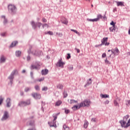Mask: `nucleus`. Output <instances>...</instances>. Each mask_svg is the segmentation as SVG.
<instances>
[{"mask_svg":"<svg viewBox=\"0 0 130 130\" xmlns=\"http://www.w3.org/2000/svg\"><path fill=\"white\" fill-rule=\"evenodd\" d=\"M128 118H129V116L128 115H126L124 116L123 120L120 121V123L122 127L127 128V127L130 126V118L129 119ZM127 119H128V121ZM126 121H127V123Z\"/></svg>","mask_w":130,"mask_h":130,"instance_id":"1","label":"nucleus"},{"mask_svg":"<svg viewBox=\"0 0 130 130\" xmlns=\"http://www.w3.org/2000/svg\"><path fill=\"white\" fill-rule=\"evenodd\" d=\"M90 104H91V101H90V100L89 99H86L80 103V107H89Z\"/></svg>","mask_w":130,"mask_h":130,"instance_id":"2","label":"nucleus"},{"mask_svg":"<svg viewBox=\"0 0 130 130\" xmlns=\"http://www.w3.org/2000/svg\"><path fill=\"white\" fill-rule=\"evenodd\" d=\"M28 53L29 54L30 53H31V54L34 55V56H40V55H41V51L37 50H34L32 51L31 49H29L28 51Z\"/></svg>","mask_w":130,"mask_h":130,"instance_id":"3","label":"nucleus"},{"mask_svg":"<svg viewBox=\"0 0 130 130\" xmlns=\"http://www.w3.org/2000/svg\"><path fill=\"white\" fill-rule=\"evenodd\" d=\"M30 100H27L26 102H20L18 104V106L21 107H23L24 106H26L27 105H30Z\"/></svg>","mask_w":130,"mask_h":130,"instance_id":"4","label":"nucleus"},{"mask_svg":"<svg viewBox=\"0 0 130 130\" xmlns=\"http://www.w3.org/2000/svg\"><path fill=\"white\" fill-rule=\"evenodd\" d=\"M110 51H111L113 54H114V56L112 57H114L115 55H118V54H119V50H118V48H117L112 49L111 50H108V52H110Z\"/></svg>","mask_w":130,"mask_h":130,"instance_id":"5","label":"nucleus"},{"mask_svg":"<svg viewBox=\"0 0 130 130\" xmlns=\"http://www.w3.org/2000/svg\"><path fill=\"white\" fill-rule=\"evenodd\" d=\"M59 114V113H57L56 114V116H53L54 117V119L53 120V122L51 123L50 122H48V124L49 125V126L51 127L52 126H55V120H56V119H57V115H58Z\"/></svg>","mask_w":130,"mask_h":130,"instance_id":"6","label":"nucleus"},{"mask_svg":"<svg viewBox=\"0 0 130 130\" xmlns=\"http://www.w3.org/2000/svg\"><path fill=\"white\" fill-rule=\"evenodd\" d=\"M102 15L101 14H99L97 15V18L94 19H87V21H89V22H98L100 19H102Z\"/></svg>","mask_w":130,"mask_h":130,"instance_id":"7","label":"nucleus"},{"mask_svg":"<svg viewBox=\"0 0 130 130\" xmlns=\"http://www.w3.org/2000/svg\"><path fill=\"white\" fill-rule=\"evenodd\" d=\"M9 12L15 13L16 12V7L13 5H9L8 7Z\"/></svg>","mask_w":130,"mask_h":130,"instance_id":"8","label":"nucleus"},{"mask_svg":"<svg viewBox=\"0 0 130 130\" xmlns=\"http://www.w3.org/2000/svg\"><path fill=\"white\" fill-rule=\"evenodd\" d=\"M9 112H8L7 111H5L3 116L1 118V120L2 121H5V120H7V119L9 118Z\"/></svg>","mask_w":130,"mask_h":130,"instance_id":"9","label":"nucleus"},{"mask_svg":"<svg viewBox=\"0 0 130 130\" xmlns=\"http://www.w3.org/2000/svg\"><path fill=\"white\" fill-rule=\"evenodd\" d=\"M57 64L59 68H61L62 69L63 68L64 64H66V63L62 61V58H60L59 61L57 62Z\"/></svg>","mask_w":130,"mask_h":130,"instance_id":"10","label":"nucleus"},{"mask_svg":"<svg viewBox=\"0 0 130 130\" xmlns=\"http://www.w3.org/2000/svg\"><path fill=\"white\" fill-rule=\"evenodd\" d=\"M107 41H108V38H104L103 40H102V44L101 45H106L108 46V45H109V43H108Z\"/></svg>","mask_w":130,"mask_h":130,"instance_id":"11","label":"nucleus"},{"mask_svg":"<svg viewBox=\"0 0 130 130\" xmlns=\"http://www.w3.org/2000/svg\"><path fill=\"white\" fill-rule=\"evenodd\" d=\"M31 96H32L35 99H40L41 98V94L37 92L32 93Z\"/></svg>","mask_w":130,"mask_h":130,"instance_id":"12","label":"nucleus"},{"mask_svg":"<svg viewBox=\"0 0 130 130\" xmlns=\"http://www.w3.org/2000/svg\"><path fill=\"white\" fill-rule=\"evenodd\" d=\"M17 73L18 71L17 70L13 71L12 72L11 75H10V76L9 77V80H10V81H13V79H14V76H15V75Z\"/></svg>","mask_w":130,"mask_h":130,"instance_id":"13","label":"nucleus"},{"mask_svg":"<svg viewBox=\"0 0 130 130\" xmlns=\"http://www.w3.org/2000/svg\"><path fill=\"white\" fill-rule=\"evenodd\" d=\"M115 3H116L117 7H124V3L123 2L115 1Z\"/></svg>","mask_w":130,"mask_h":130,"instance_id":"14","label":"nucleus"},{"mask_svg":"<svg viewBox=\"0 0 130 130\" xmlns=\"http://www.w3.org/2000/svg\"><path fill=\"white\" fill-rule=\"evenodd\" d=\"M39 67H40V64H39V63H37L35 65H31V70H38V69L39 68Z\"/></svg>","mask_w":130,"mask_h":130,"instance_id":"15","label":"nucleus"},{"mask_svg":"<svg viewBox=\"0 0 130 130\" xmlns=\"http://www.w3.org/2000/svg\"><path fill=\"white\" fill-rule=\"evenodd\" d=\"M61 22L65 25H68V23H69L68 20H67L66 18H65L64 17H62L61 18Z\"/></svg>","mask_w":130,"mask_h":130,"instance_id":"16","label":"nucleus"},{"mask_svg":"<svg viewBox=\"0 0 130 130\" xmlns=\"http://www.w3.org/2000/svg\"><path fill=\"white\" fill-rule=\"evenodd\" d=\"M6 103H7V107H11V99L7 98L6 100Z\"/></svg>","mask_w":130,"mask_h":130,"instance_id":"17","label":"nucleus"},{"mask_svg":"<svg viewBox=\"0 0 130 130\" xmlns=\"http://www.w3.org/2000/svg\"><path fill=\"white\" fill-rule=\"evenodd\" d=\"M48 74V70L47 69H43L42 71V75L45 76Z\"/></svg>","mask_w":130,"mask_h":130,"instance_id":"18","label":"nucleus"},{"mask_svg":"<svg viewBox=\"0 0 130 130\" xmlns=\"http://www.w3.org/2000/svg\"><path fill=\"white\" fill-rule=\"evenodd\" d=\"M81 107L80 106V105L79 106H74L72 107V109L73 110H77L78 109H80V108H81Z\"/></svg>","mask_w":130,"mask_h":130,"instance_id":"19","label":"nucleus"},{"mask_svg":"<svg viewBox=\"0 0 130 130\" xmlns=\"http://www.w3.org/2000/svg\"><path fill=\"white\" fill-rule=\"evenodd\" d=\"M17 44H18V42L17 41L13 42L11 45H10V47H14V46H16Z\"/></svg>","mask_w":130,"mask_h":130,"instance_id":"20","label":"nucleus"},{"mask_svg":"<svg viewBox=\"0 0 130 130\" xmlns=\"http://www.w3.org/2000/svg\"><path fill=\"white\" fill-rule=\"evenodd\" d=\"M31 25L34 27V29H36L37 28V25H36V23L34 21H31Z\"/></svg>","mask_w":130,"mask_h":130,"instance_id":"21","label":"nucleus"},{"mask_svg":"<svg viewBox=\"0 0 130 130\" xmlns=\"http://www.w3.org/2000/svg\"><path fill=\"white\" fill-rule=\"evenodd\" d=\"M114 105L116 107H119V104L118 103V102H117V100L114 101Z\"/></svg>","mask_w":130,"mask_h":130,"instance_id":"22","label":"nucleus"},{"mask_svg":"<svg viewBox=\"0 0 130 130\" xmlns=\"http://www.w3.org/2000/svg\"><path fill=\"white\" fill-rule=\"evenodd\" d=\"M101 97L102 98H109V95L108 94H101Z\"/></svg>","mask_w":130,"mask_h":130,"instance_id":"23","label":"nucleus"},{"mask_svg":"<svg viewBox=\"0 0 130 130\" xmlns=\"http://www.w3.org/2000/svg\"><path fill=\"white\" fill-rule=\"evenodd\" d=\"M62 103V102L61 101H58L55 103V106H59Z\"/></svg>","mask_w":130,"mask_h":130,"instance_id":"24","label":"nucleus"},{"mask_svg":"<svg viewBox=\"0 0 130 130\" xmlns=\"http://www.w3.org/2000/svg\"><path fill=\"white\" fill-rule=\"evenodd\" d=\"M5 61H6V58L4 56H1L0 62H5Z\"/></svg>","mask_w":130,"mask_h":130,"instance_id":"25","label":"nucleus"},{"mask_svg":"<svg viewBox=\"0 0 130 130\" xmlns=\"http://www.w3.org/2000/svg\"><path fill=\"white\" fill-rule=\"evenodd\" d=\"M2 18L4 19V24H7V23H8V20L6 19V16H2Z\"/></svg>","mask_w":130,"mask_h":130,"instance_id":"26","label":"nucleus"},{"mask_svg":"<svg viewBox=\"0 0 130 130\" xmlns=\"http://www.w3.org/2000/svg\"><path fill=\"white\" fill-rule=\"evenodd\" d=\"M71 31H72V32H74V33H76V34H78V35H79V36H80V35H81V34L80 32H79L78 31H77V30H76V29H71Z\"/></svg>","mask_w":130,"mask_h":130,"instance_id":"27","label":"nucleus"},{"mask_svg":"<svg viewBox=\"0 0 130 130\" xmlns=\"http://www.w3.org/2000/svg\"><path fill=\"white\" fill-rule=\"evenodd\" d=\"M63 128L64 130H70V127L69 126H67V125H66V124H64L63 125Z\"/></svg>","mask_w":130,"mask_h":130,"instance_id":"28","label":"nucleus"},{"mask_svg":"<svg viewBox=\"0 0 130 130\" xmlns=\"http://www.w3.org/2000/svg\"><path fill=\"white\" fill-rule=\"evenodd\" d=\"M88 125H89V123L88 122V121H86L84 124V128H87V127H88Z\"/></svg>","mask_w":130,"mask_h":130,"instance_id":"29","label":"nucleus"},{"mask_svg":"<svg viewBox=\"0 0 130 130\" xmlns=\"http://www.w3.org/2000/svg\"><path fill=\"white\" fill-rule=\"evenodd\" d=\"M57 88L58 89H63V85H62V84H58L57 86Z\"/></svg>","mask_w":130,"mask_h":130,"instance_id":"30","label":"nucleus"},{"mask_svg":"<svg viewBox=\"0 0 130 130\" xmlns=\"http://www.w3.org/2000/svg\"><path fill=\"white\" fill-rule=\"evenodd\" d=\"M16 56H20L21 55V51H17L16 52Z\"/></svg>","mask_w":130,"mask_h":130,"instance_id":"31","label":"nucleus"},{"mask_svg":"<svg viewBox=\"0 0 130 130\" xmlns=\"http://www.w3.org/2000/svg\"><path fill=\"white\" fill-rule=\"evenodd\" d=\"M110 30L111 32H113V31H115V26H112L110 28Z\"/></svg>","mask_w":130,"mask_h":130,"instance_id":"32","label":"nucleus"},{"mask_svg":"<svg viewBox=\"0 0 130 130\" xmlns=\"http://www.w3.org/2000/svg\"><path fill=\"white\" fill-rule=\"evenodd\" d=\"M77 102H78V101L74 100H70V104H74V103H77Z\"/></svg>","mask_w":130,"mask_h":130,"instance_id":"33","label":"nucleus"},{"mask_svg":"<svg viewBox=\"0 0 130 130\" xmlns=\"http://www.w3.org/2000/svg\"><path fill=\"white\" fill-rule=\"evenodd\" d=\"M37 25L39 29H40V27L42 26V23L41 22H37Z\"/></svg>","mask_w":130,"mask_h":130,"instance_id":"34","label":"nucleus"},{"mask_svg":"<svg viewBox=\"0 0 130 130\" xmlns=\"http://www.w3.org/2000/svg\"><path fill=\"white\" fill-rule=\"evenodd\" d=\"M63 95L64 98H67V97H68V93L67 92V91L64 90Z\"/></svg>","mask_w":130,"mask_h":130,"instance_id":"35","label":"nucleus"},{"mask_svg":"<svg viewBox=\"0 0 130 130\" xmlns=\"http://www.w3.org/2000/svg\"><path fill=\"white\" fill-rule=\"evenodd\" d=\"M42 91H47L48 90V87L47 86H44L42 89Z\"/></svg>","mask_w":130,"mask_h":130,"instance_id":"36","label":"nucleus"},{"mask_svg":"<svg viewBox=\"0 0 130 130\" xmlns=\"http://www.w3.org/2000/svg\"><path fill=\"white\" fill-rule=\"evenodd\" d=\"M42 27H43V29H44L45 27L48 28L49 27V25L48 24H47V23H45L42 25Z\"/></svg>","mask_w":130,"mask_h":130,"instance_id":"37","label":"nucleus"},{"mask_svg":"<svg viewBox=\"0 0 130 130\" xmlns=\"http://www.w3.org/2000/svg\"><path fill=\"white\" fill-rule=\"evenodd\" d=\"M125 104L127 106H130V100H126Z\"/></svg>","mask_w":130,"mask_h":130,"instance_id":"38","label":"nucleus"},{"mask_svg":"<svg viewBox=\"0 0 130 130\" xmlns=\"http://www.w3.org/2000/svg\"><path fill=\"white\" fill-rule=\"evenodd\" d=\"M56 34L58 37H62V32H57Z\"/></svg>","mask_w":130,"mask_h":130,"instance_id":"39","label":"nucleus"},{"mask_svg":"<svg viewBox=\"0 0 130 130\" xmlns=\"http://www.w3.org/2000/svg\"><path fill=\"white\" fill-rule=\"evenodd\" d=\"M4 101V98L2 97V96H0V105H2V104L3 103V102Z\"/></svg>","mask_w":130,"mask_h":130,"instance_id":"40","label":"nucleus"},{"mask_svg":"<svg viewBox=\"0 0 130 130\" xmlns=\"http://www.w3.org/2000/svg\"><path fill=\"white\" fill-rule=\"evenodd\" d=\"M35 88L36 89V90L37 91H39V90H40V88H39V85H36L35 86Z\"/></svg>","mask_w":130,"mask_h":130,"instance_id":"41","label":"nucleus"},{"mask_svg":"<svg viewBox=\"0 0 130 130\" xmlns=\"http://www.w3.org/2000/svg\"><path fill=\"white\" fill-rule=\"evenodd\" d=\"M29 125H31V126H35L34 121L29 122Z\"/></svg>","mask_w":130,"mask_h":130,"instance_id":"42","label":"nucleus"},{"mask_svg":"<svg viewBox=\"0 0 130 130\" xmlns=\"http://www.w3.org/2000/svg\"><path fill=\"white\" fill-rule=\"evenodd\" d=\"M45 34H49V35H53V32L52 31H49L47 33H45Z\"/></svg>","mask_w":130,"mask_h":130,"instance_id":"43","label":"nucleus"},{"mask_svg":"<svg viewBox=\"0 0 130 130\" xmlns=\"http://www.w3.org/2000/svg\"><path fill=\"white\" fill-rule=\"evenodd\" d=\"M30 89L31 88L30 87H26L25 89V92H28V91H30Z\"/></svg>","mask_w":130,"mask_h":130,"instance_id":"44","label":"nucleus"},{"mask_svg":"<svg viewBox=\"0 0 130 130\" xmlns=\"http://www.w3.org/2000/svg\"><path fill=\"white\" fill-rule=\"evenodd\" d=\"M105 61L107 64H110L111 63L107 59H106Z\"/></svg>","mask_w":130,"mask_h":130,"instance_id":"45","label":"nucleus"},{"mask_svg":"<svg viewBox=\"0 0 130 130\" xmlns=\"http://www.w3.org/2000/svg\"><path fill=\"white\" fill-rule=\"evenodd\" d=\"M104 104H105V105H107V104H109V101L106 100L104 102Z\"/></svg>","mask_w":130,"mask_h":130,"instance_id":"46","label":"nucleus"},{"mask_svg":"<svg viewBox=\"0 0 130 130\" xmlns=\"http://www.w3.org/2000/svg\"><path fill=\"white\" fill-rule=\"evenodd\" d=\"M42 22L43 23H46V22H47V20H46V19H45V18H43Z\"/></svg>","mask_w":130,"mask_h":130,"instance_id":"47","label":"nucleus"},{"mask_svg":"<svg viewBox=\"0 0 130 130\" xmlns=\"http://www.w3.org/2000/svg\"><path fill=\"white\" fill-rule=\"evenodd\" d=\"M69 70L70 71H73V70H74V67L73 66H71L70 67H69Z\"/></svg>","mask_w":130,"mask_h":130,"instance_id":"48","label":"nucleus"},{"mask_svg":"<svg viewBox=\"0 0 130 130\" xmlns=\"http://www.w3.org/2000/svg\"><path fill=\"white\" fill-rule=\"evenodd\" d=\"M110 25H112L113 27H115V23H114V21H112L111 23H110Z\"/></svg>","mask_w":130,"mask_h":130,"instance_id":"49","label":"nucleus"},{"mask_svg":"<svg viewBox=\"0 0 130 130\" xmlns=\"http://www.w3.org/2000/svg\"><path fill=\"white\" fill-rule=\"evenodd\" d=\"M91 82H87V84H86L84 85V87H88V86H89V85H91Z\"/></svg>","mask_w":130,"mask_h":130,"instance_id":"50","label":"nucleus"},{"mask_svg":"<svg viewBox=\"0 0 130 130\" xmlns=\"http://www.w3.org/2000/svg\"><path fill=\"white\" fill-rule=\"evenodd\" d=\"M39 81V82H42V81H44V77L40 78Z\"/></svg>","mask_w":130,"mask_h":130,"instance_id":"51","label":"nucleus"},{"mask_svg":"<svg viewBox=\"0 0 130 130\" xmlns=\"http://www.w3.org/2000/svg\"><path fill=\"white\" fill-rule=\"evenodd\" d=\"M71 58V54L68 53L67 56V59H70Z\"/></svg>","mask_w":130,"mask_h":130,"instance_id":"52","label":"nucleus"},{"mask_svg":"<svg viewBox=\"0 0 130 130\" xmlns=\"http://www.w3.org/2000/svg\"><path fill=\"white\" fill-rule=\"evenodd\" d=\"M70 113V110H65V113H66V114H68V113Z\"/></svg>","mask_w":130,"mask_h":130,"instance_id":"53","label":"nucleus"},{"mask_svg":"<svg viewBox=\"0 0 130 130\" xmlns=\"http://www.w3.org/2000/svg\"><path fill=\"white\" fill-rule=\"evenodd\" d=\"M91 121H93V122H96V118H92Z\"/></svg>","mask_w":130,"mask_h":130,"instance_id":"54","label":"nucleus"},{"mask_svg":"<svg viewBox=\"0 0 130 130\" xmlns=\"http://www.w3.org/2000/svg\"><path fill=\"white\" fill-rule=\"evenodd\" d=\"M102 57H106V53H104L102 55Z\"/></svg>","mask_w":130,"mask_h":130,"instance_id":"55","label":"nucleus"},{"mask_svg":"<svg viewBox=\"0 0 130 130\" xmlns=\"http://www.w3.org/2000/svg\"><path fill=\"white\" fill-rule=\"evenodd\" d=\"M27 130H36V129L35 128V127H34L33 128H30V129H28Z\"/></svg>","mask_w":130,"mask_h":130,"instance_id":"56","label":"nucleus"},{"mask_svg":"<svg viewBox=\"0 0 130 130\" xmlns=\"http://www.w3.org/2000/svg\"><path fill=\"white\" fill-rule=\"evenodd\" d=\"M78 53H80V49H76Z\"/></svg>","mask_w":130,"mask_h":130,"instance_id":"57","label":"nucleus"},{"mask_svg":"<svg viewBox=\"0 0 130 130\" xmlns=\"http://www.w3.org/2000/svg\"><path fill=\"white\" fill-rule=\"evenodd\" d=\"M22 74H25V73H26V70H22Z\"/></svg>","mask_w":130,"mask_h":130,"instance_id":"58","label":"nucleus"},{"mask_svg":"<svg viewBox=\"0 0 130 130\" xmlns=\"http://www.w3.org/2000/svg\"><path fill=\"white\" fill-rule=\"evenodd\" d=\"M117 11V10L116 8H115L113 9V12L114 13L115 12H116Z\"/></svg>","mask_w":130,"mask_h":130,"instance_id":"59","label":"nucleus"},{"mask_svg":"<svg viewBox=\"0 0 130 130\" xmlns=\"http://www.w3.org/2000/svg\"><path fill=\"white\" fill-rule=\"evenodd\" d=\"M31 57H30V56H27V60H30Z\"/></svg>","mask_w":130,"mask_h":130,"instance_id":"60","label":"nucleus"},{"mask_svg":"<svg viewBox=\"0 0 130 130\" xmlns=\"http://www.w3.org/2000/svg\"><path fill=\"white\" fill-rule=\"evenodd\" d=\"M30 75L31 77H33V73L30 72Z\"/></svg>","mask_w":130,"mask_h":130,"instance_id":"61","label":"nucleus"},{"mask_svg":"<svg viewBox=\"0 0 130 130\" xmlns=\"http://www.w3.org/2000/svg\"><path fill=\"white\" fill-rule=\"evenodd\" d=\"M2 36H5V35H6V33H3V34H2Z\"/></svg>","mask_w":130,"mask_h":130,"instance_id":"62","label":"nucleus"},{"mask_svg":"<svg viewBox=\"0 0 130 130\" xmlns=\"http://www.w3.org/2000/svg\"><path fill=\"white\" fill-rule=\"evenodd\" d=\"M12 84H13V82H10L9 83V85H12Z\"/></svg>","mask_w":130,"mask_h":130,"instance_id":"63","label":"nucleus"},{"mask_svg":"<svg viewBox=\"0 0 130 130\" xmlns=\"http://www.w3.org/2000/svg\"><path fill=\"white\" fill-rule=\"evenodd\" d=\"M128 34H129V35H130V29L128 30Z\"/></svg>","mask_w":130,"mask_h":130,"instance_id":"64","label":"nucleus"}]
</instances>
